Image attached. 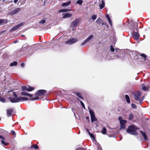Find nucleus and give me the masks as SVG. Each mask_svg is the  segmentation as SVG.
<instances>
[{"mask_svg":"<svg viewBox=\"0 0 150 150\" xmlns=\"http://www.w3.org/2000/svg\"><path fill=\"white\" fill-rule=\"evenodd\" d=\"M138 129L134 125H131L127 129V132L132 135H137V133L136 132L137 129Z\"/></svg>","mask_w":150,"mask_h":150,"instance_id":"1","label":"nucleus"},{"mask_svg":"<svg viewBox=\"0 0 150 150\" xmlns=\"http://www.w3.org/2000/svg\"><path fill=\"white\" fill-rule=\"evenodd\" d=\"M46 92V91L44 90H38L35 93L36 96L35 98L33 97L31 98V100H35L39 99V97L38 96L44 95Z\"/></svg>","mask_w":150,"mask_h":150,"instance_id":"2","label":"nucleus"},{"mask_svg":"<svg viewBox=\"0 0 150 150\" xmlns=\"http://www.w3.org/2000/svg\"><path fill=\"white\" fill-rule=\"evenodd\" d=\"M13 94L14 97H10L8 98L10 101L12 103H18L19 102V97H18L17 95L15 93V92H13Z\"/></svg>","mask_w":150,"mask_h":150,"instance_id":"3","label":"nucleus"},{"mask_svg":"<svg viewBox=\"0 0 150 150\" xmlns=\"http://www.w3.org/2000/svg\"><path fill=\"white\" fill-rule=\"evenodd\" d=\"M89 112L90 115L92 122L96 121L97 120V118L95 117L94 112L93 110L91 109H89Z\"/></svg>","mask_w":150,"mask_h":150,"instance_id":"4","label":"nucleus"},{"mask_svg":"<svg viewBox=\"0 0 150 150\" xmlns=\"http://www.w3.org/2000/svg\"><path fill=\"white\" fill-rule=\"evenodd\" d=\"M78 40V39L76 38H72L70 39L68 41H66L65 43L69 45H71L76 42Z\"/></svg>","mask_w":150,"mask_h":150,"instance_id":"5","label":"nucleus"},{"mask_svg":"<svg viewBox=\"0 0 150 150\" xmlns=\"http://www.w3.org/2000/svg\"><path fill=\"white\" fill-rule=\"evenodd\" d=\"M93 35H91L88 37L81 44V45L83 46L87 42L91 40L93 38Z\"/></svg>","mask_w":150,"mask_h":150,"instance_id":"6","label":"nucleus"},{"mask_svg":"<svg viewBox=\"0 0 150 150\" xmlns=\"http://www.w3.org/2000/svg\"><path fill=\"white\" fill-rule=\"evenodd\" d=\"M25 24L24 22H21L18 25L13 27L10 30V32L15 31L19 28L20 27L24 25Z\"/></svg>","mask_w":150,"mask_h":150,"instance_id":"7","label":"nucleus"},{"mask_svg":"<svg viewBox=\"0 0 150 150\" xmlns=\"http://www.w3.org/2000/svg\"><path fill=\"white\" fill-rule=\"evenodd\" d=\"M133 94L134 96L135 99L136 100H138L139 98L141 95V93L140 92L137 91L133 93Z\"/></svg>","mask_w":150,"mask_h":150,"instance_id":"8","label":"nucleus"},{"mask_svg":"<svg viewBox=\"0 0 150 150\" xmlns=\"http://www.w3.org/2000/svg\"><path fill=\"white\" fill-rule=\"evenodd\" d=\"M21 9L20 8H17L15 10H13L9 12V14L10 15H15L18 13L21 10Z\"/></svg>","mask_w":150,"mask_h":150,"instance_id":"9","label":"nucleus"},{"mask_svg":"<svg viewBox=\"0 0 150 150\" xmlns=\"http://www.w3.org/2000/svg\"><path fill=\"white\" fill-rule=\"evenodd\" d=\"M132 37L136 40H137L139 36V33L138 32H133L132 33Z\"/></svg>","mask_w":150,"mask_h":150,"instance_id":"10","label":"nucleus"},{"mask_svg":"<svg viewBox=\"0 0 150 150\" xmlns=\"http://www.w3.org/2000/svg\"><path fill=\"white\" fill-rule=\"evenodd\" d=\"M62 18H68L72 17V14L68 13H63L62 14Z\"/></svg>","mask_w":150,"mask_h":150,"instance_id":"11","label":"nucleus"},{"mask_svg":"<svg viewBox=\"0 0 150 150\" xmlns=\"http://www.w3.org/2000/svg\"><path fill=\"white\" fill-rule=\"evenodd\" d=\"M79 22V19H77L75 20L71 23V26L73 27H76L77 26V24Z\"/></svg>","mask_w":150,"mask_h":150,"instance_id":"12","label":"nucleus"},{"mask_svg":"<svg viewBox=\"0 0 150 150\" xmlns=\"http://www.w3.org/2000/svg\"><path fill=\"white\" fill-rule=\"evenodd\" d=\"M127 121L126 120H124L122 121L120 123V129H125V124L127 123Z\"/></svg>","mask_w":150,"mask_h":150,"instance_id":"13","label":"nucleus"},{"mask_svg":"<svg viewBox=\"0 0 150 150\" xmlns=\"http://www.w3.org/2000/svg\"><path fill=\"white\" fill-rule=\"evenodd\" d=\"M141 87L142 90L145 91H148L149 87V85H145L144 84L141 85Z\"/></svg>","mask_w":150,"mask_h":150,"instance_id":"14","label":"nucleus"},{"mask_svg":"<svg viewBox=\"0 0 150 150\" xmlns=\"http://www.w3.org/2000/svg\"><path fill=\"white\" fill-rule=\"evenodd\" d=\"M13 110L12 108L8 109L7 110V115L8 117L11 116V114L13 112Z\"/></svg>","mask_w":150,"mask_h":150,"instance_id":"15","label":"nucleus"},{"mask_svg":"<svg viewBox=\"0 0 150 150\" xmlns=\"http://www.w3.org/2000/svg\"><path fill=\"white\" fill-rule=\"evenodd\" d=\"M21 94L22 95L28 96L30 97H33V95L32 94H30L25 91H23L21 92Z\"/></svg>","mask_w":150,"mask_h":150,"instance_id":"16","label":"nucleus"},{"mask_svg":"<svg viewBox=\"0 0 150 150\" xmlns=\"http://www.w3.org/2000/svg\"><path fill=\"white\" fill-rule=\"evenodd\" d=\"M71 11V9H62L59 10L58 11L59 13L68 12Z\"/></svg>","mask_w":150,"mask_h":150,"instance_id":"17","label":"nucleus"},{"mask_svg":"<svg viewBox=\"0 0 150 150\" xmlns=\"http://www.w3.org/2000/svg\"><path fill=\"white\" fill-rule=\"evenodd\" d=\"M19 101H23L25 100H28V98L26 97H19Z\"/></svg>","mask_w":150,"mask_h":150,"instance_id":"18","label":"nucleus"},{"mask_svg":"<svg viewBox=\"0 0 150 150\" xmlns=\"http://www.w3.org/2000/svg\"><path fill=\"white\" fill-rule=\"evenodd\" d=\"M106 17L108 20V21L111 26H112V21L110 19V18L109 16L107 14L106 15Z\"/></svg>","mask_w":150,"mask_h":150,"instance_id":"19","label":"nucleus"},{"mask_svg":"<svg viewBox=\"0 0 150 150\" xmlns=\"http://www.w3.org/2000/svg\"><path fill=\"white\" fill-rule=\"evenodd\" d=\"M71 3V1H69L67 2L66 3H63L62 4V6H67L69 5V4Z\"/></svg>","mask_w":150,"mask_h":150,"instance_id":"20","label":"nucleus"},{"mask_svg":"<svg viewBox=\"0 0 150 150\" xmlns=\"http://www.w3.org/2000/svg\"><path fill=\"white\" fill-rule=\"evenodd\" d=\"M125 98L127 103H130V100L129 96L127 95H126L125 96Z\"/></svg>","mask_w":150,"mask_h":150,"instance_id":"21","label":"nucleus"},{"mask_svg":"<svg viewBox=\"0 0 150 150\" xmlns=\"http://www.w3.org/2000/svg\"><path fill=\"white\" fill-rule=\"evenodd\" d=\"M102 4H100L99 5L100 8V9L103 8L105 6V2L103 0L102 1Z\"/></svg>","mask_w":150,"mask_h":150,"instance_id":"22","label":"nucleus"},{"mask_svg":"<svg viewBox=\"0 0 150 150\" xmlns=\"http://www.w3.org/2000/svg\"><path fill=\"white\" fill-rule=\"evenodd\" d=\"M27 89V91L30 92L33 91L35 89V88L32 86H29Z\"/></svg>","mask_w":150,"mask_h":150,"instance_id":"23","label":"nucleus"},{"mask_svg":"<svg viewBox=\"0 0 150 150\" xmlns=\"http://www.w3.org/2000/svg\"><path fill=\"white\" fill-rule=\"evenodd\" d=\"M103 20L100 18H99L96 21V22L98 24H100L102 22Z\"/></svg>","mask_w":150,"mask_h":150,"instance_id":"24","label":"nucleus"},{"mask_svg":"<svg viewBox=\"0 0 150 150\" xmlns=\"http://www.w3.org/2000/svg\"><path fill=\"white\" fill-rule=\"evenodd\" d=\"M141 133L143 136L144 138V139L145 140H146L147 138V137L146 136V134L145 132H144L142 131H141Z\"/></svg>","mask_w":150,"mask_h":150,"instance_id":"25","label":"nucleus"},{"mask_svg":"<svg viewBox=\"0 0 150 150\" xmlns=\"http://www.w3.org/2000/svg\"><path fill=\"white\" fill-rule=\"evenodd\" d=\"M17 62H16L14 61L13 62L11 63L10 65L12 67L14 66H16L17 65Z\"/></svg>","mask_w":150,"mask_h":150,"instance_id":"26","label":"nucleus"},{"mask_svg":"<svg viewBox=\"0 0 150 150\" xmlns=\"http://www.w3.org/2000/svg\"><path fill=\"white\" fill-rule=\"evenodd\" d=\"M140 56L144 58V60L145 61L146 57V55L144 54H140Z\"/></svg>","mask_w":150,"mask_h":150,"instance_id":"27","label":"nucleus"},{"mask_svg":"<svg viewBox=\"0 0 150 150\" xmlns=\"http://www.w3.org/2000/svg\"><path fill=\"white\" fill-rule=\"evenodd\" d=\"M106 129L105 127H103V129L101 130V132L103 134H106Z\"/></svg>","mask_w":150,"mask_h":150,"instance_id":"28","label":"nucleus"},{"mask_svg":"<svg viewBox=\"0 0 150 150\" xmlns=\"http://www.w3.org/2000/svg\"><path fill=\"white\" fill-rule=\"evenodd\" d=\"M76 95L78 97H79V98H80L81 99H83V97L82 96H81V94L80 93H76Z\"/></svg>","mask_w":150,"mask_h":150,"instance_id":"29","label":"nucleus"},{"mask_svg":"<svg viewBox=\"0 0 150 150\" xmlns=\"http://www.w3.org/2000/svg\"><path fill=\"white\" fill-rule=\"evenodd\" d=\"M83 2V1L82 0H78L76 1V3L79 5H81Z\"/></svg>","mask_w":150,"mask_h":150,"instance_id":"30","label":"nucleus"},{"mask_svg":"<svg viewBox=\"0 0 150 150\" xmlns=\"http://www.w3.org/2000/svg\"><path fill=\"white\" fill-rule=\"evenodd\" d=\"M133 117H134V116H133V114L132 113H130L129 115V120H131L133 118Z\"/></svg>","mask_w":150,"mask_h":150,"instance_id":"31","label":"nucleus"},{"mask_svg":"<svg viewBox=\"0 0 150 150\" xmlns=\"http://www.w3.org/2000/svg\"><path fill=\"white\" fill-rule=\"evenodd\" d=\"M28 87L25 86H22V90L24 91L26 90L27 91Z\"/></svg>","mask_w":150,"mask_h":150,"instance_id":"32","label":"nucleus"},{"mask_svg":"<svg viewBox=\"0 0 150 150\" xmlns=\"http://www.w3.org/2000/svg\"><path fill=\"white\" fill-rule=\"evenodd\" d=\"M97 18V16L95 15H92L91 17V18L92 20H95L96 18Z\"/></svg>","mask_w":150,"mask_h":150,"instance_id":"33","label":"nucleus"},{"mask_svg":"<svg viewBox=\"0 0 150 150\" xmlns=\"http://www.w3.org/2000/svg\"><path fill=\"white\" fill-rule=\"evenodd\" d=\"M31 147L32 148H33L35 149H38V145H33L31 146Z\"/></svg>","mask_w":150,"mask_h":150,"instance_id":"34","label":"nucleus"},{"mask_svg":"<svg viewBox=\"0 0 150 150\" xmlns=\"http://www.w3.org/2000/svg\"><path fill=\"white\" fill-rule=\"evenodd\" d=\"M46 22V21L45 20L43 19L41 20L39 22V23L40 24H44Z\"/></svg>","mask_w":150,"mask_h":150,"instance_id":"35","label":"nucleus"},{"mask_svg":"<svg viewBox=\"0 0 150 150\" xmlns=\"http://www.w3.org/2000/svg\"><path fill=\"white\" fill-rule=\"evenodd\" d=\"M4 140H2L1 141V142L2 144H4V145L6 146L8 144V143H6L4 141Z\"/></svg>","mask_w":150,"mask_h":150,"instance_id":"36","label":"nucleus"},{"mask_svg":"<svg viewBox=\"0 0 150 150\" xmlns=\"http://www.w3.org/2000/svg\"><path fill=\"white\" fill-rule=\"evenodd\" d=\"M118 119L120 121V122H121L122 121L125 120H122V117L121 116H120L118 117Z\"/></svg>","mask_w":150,"mask_h":150,"instance_id":"37","label":"nucleus"},{"mask_svg":"<svg viewBox=\"0 0 150 150\" xmlns=\"http://www.w3.org/2000/svg\"><path fill=\"white\" fill-rule=\"evenodd\" d=\"M132 107L133 108H137V106L135 105L133 103H132L131 105Z\"/></svg>","mask_w":150,"mask_h":150,"instance_id":"38","label":"nucleus"},{"mask_svg":"<svg viewBox=\"0 0 150 150\" xmlns=\"http://www.w3.org/2000/svg\"><path fill=\"white\" fill-rule=\"evenodd\" d=\"M110 50L112 52H113L115 51V49L112 45H111L110 47Z\"/></svg>","mask_w":150,"mask_h":150,"instance_id":"39","label":"nucleus"},{"mask_svg":"<svg viewBox=\"0 0 150 150\" xmlns=\"http://www.w3.org/2000/svg\"><path fill=\"white\" fill-rule=\"evenodd\" d=\"M11 133L13 135H14L15 137L16 136V133L15 132V131L13 130H12L11 132Z\"/></svg>","mask_w":150,"mask_h":150,"instance_id":"40","label":"nucleus"},{"mask_svg":"<svg viewBox=\"0 0 150 150\" xmlns=\"http://www.w3.org/2000/svg\"><path fill=\"white\" fill-rule=\"evenodd\" d=\"M89 135L91 138H92L93 139L94 138V136L93 134H91V133H89Z\"/></svg>","mask_w":150,"mask_h":150,"instance_id":"41","label":"nucleus"},{"mask_svg":"<svg viewBox=\"0 0 150 150\" xmlns=\"http://www.w3.org/2000/svg\"><path fill=\"white\" fill-rule=\"evenodd\" d=\"M80 103L81 104V105L84 108H85V105L83 103L82 101H80Z\"/></svg>","mask_w":150,"mask_h":150,"instance_id":"42","label":"nucleus"},{"mask_svg":"<svg viewBox=\"0 0 150 150\" xmlns=\"http://www.w3.org/2000/svg\"><path fill=\"white\" fill-rule=\"evenodd\" d=\"M4 21V20L3 19H0V25L1 24L3 23Z\"/></svg>","mask_w":150,"mask_h":150,"instance_id":"43","label":"nucleus"},{"mask_svg":"<svg viewBox=\"0 0 150 150\" xmlns=\"http://www.w3.org/2000/svg\"><path fill=\"white\" fill-rule=\"evenodd\" d=\"M101 24L103 25H107L106 23L105 22H104L103 21V20L102 21V22L101 23Z\"/></svg>","mask_w":150,"mask_h":150,"instance_id":"44","label":"nucleus"},{"mask_svg":"<svg viewBox=\"0 0 150 150\" xmlns=\"http://www.w3.org/2000/svg\"><path fill=\"white\" fill-rule=\"evenodd\" d=\"M143 100V99H140L139 100V104H141V103L142 101Z\"/></svg>","mask_w":150,"mask_h":150,"instance_id":"45","label":"nucleus"},{"mask_svg":"<svg viewBox=\"0 0 150 150\" xmlns=\"http://www.w3.org/2000/svg\"><path fill=\"white\" fill-rule=\"evenodd\" d=\"M77 150H85V149L82 148H78Z\"/></svg>","mask_w":150,"mask_h":150,"instance_id":"46","label":"nucleus"},{"mask_svg":"<svg viewBox=\"0 0 150 150\" xmlns=\"http://www.w3.org/2000/svg\"><path fill=\"white\" fill-rule=\"evenodd\" d=\"M24 65H25V64L24 63H23L21 64V67H24Z\"/></svg>","mask_w":150,"mask_h":150,"instance_id":"47","label":"nucleus"},{"mask_svg":"<svg viewBox=\"0 0 150 150\" xmlns=\"http://www.w3.org/2000/svg\"><path fill=\"white\" fill-rule=\"evenodd\" d=\"M86 131L87 132L88 134H89V133H90V132L89 131V130L88 129H86Z\"/></svg>","mask_w":150,"mask_h":150,"instance_id":"48","label":"nucleus"},{"mask_svg":"<svg viewBox=\"0 0 150 150\" xmlns=\"http://www.w3.org/2000/svg\"><path fill=\"white\" fill-rule=\"evenodd\" d=\"M0 138L1 139H2L3 140H5V139L4 137H3L2 136L0 135Z\"/></svg>","mask_w":150,"mask_h":150,"instance_id":"49","label":"nucleus"},{"mask_svg":"<svg viewBox=\"0 0 150 150\" xmlns=\"http://www.w3.org/2000/svg\"><path fill=\"white\" fill-rule=\"evenodd\" d=\"M18 0H14V3L16 4V3L18 1Z\"/></svg>","mask_w":150,"mask_h":150,"instance_id":"50","label":"nucleus"},{"mask_svg":"<svg viewBox=\"0 0 150 150\" xmlns=\"http://www.w3.org/2000/svg\"><path fill=\"white\" fill-rule=\"evenodd\" d=\"M11 10V9L9 8H8V10L9 11H10Z\"/></svg>","mask_w":150,"mask_h":150,"instance_id":"51","label":"nucleus"},{"mask_svg":"<svg viewBox=\"0 0 150 150\" xmlns=\"http://www.w3.org/2000/svg\"><path fill=\"white\" fill-rule=\"evenodd\" d=\"M17 41H15L14 42V43H16L17 42Z\"/></svg>","mask_w":150,"mask_h":150,"instance_id":"52","label":"nucleus"},{"mask_svg":"<svg viewBox=\"0 0 150 150\" xmlns=\"http://www.w3.org/2000/svg\"><path fill=\"white\" fill-rule=\"evenodd\" d=\"M138 23H136L135 25H138Z\"/></svg>","mask_w":150,"mask_h":150,"instance_id":"53","label":"nucleus"},{"mask_svg":"<svg viewBox=\"0 0 150 150\" xmlns=\"http://www.w3.org/2000/svg\"><path fill=\"white\" fill-rule=\"evenodd\" d=\"M117 58H119V56L118 55H117Z\"/></svg>","mask_w":150,"mask_h":150,"instance_id":"54","label":"nucleus"},{"mask_svg":"<svg viewBox=\"0 0 150 150\" xmlns=\"http://www.w3.org/2000/svg\"><path fill=\"white\" fill-rule=\"evenodd\" d=\"M24 45H23V48H24V47H24Z\"/></svg>","mask_w":150,"mask_h":150,"instance_id":"55","label":"nucleus"},{"mask_svg":"<svg viewBox=\"0 0 150 150\" xmlns=\"http://www.w3.org/2000/svg\"><path fill=\"white\" fill-rule=\"evenodd\" d=\"M87 117V119H88V117Z\"/></svg>","mask_w":150,"mask_h":150,"instance_id":"56","label":"nucleus"},{"mask_svg":"<svg viewBox=\"0 0 150 150\" xmlns=\"http://www.w3.org/2000/svg\"><path fill=\"white\" fill-rule=\"evenodd\" d=\"M87 117V119H88V117Z\"/></svg>","mask_w":150,"mask_h":150,"instance_id":"57","label":"nucleus"},{"mask_svg":"<svg viewBox=\"0 0 150 150\" xmlns=\"http://www.w3.org/2000/svg\"><path fill=\"white\" fill-rule=\"evenodd\" d=\"M22 36L24 37V35H22Z\"/></svg>","mask_w":150,"mask_h":150,"instance_id":"58","label":"nucleus"},{"mask_svg":"<svg viewBox=\"0 0 150 150\" xmlns=\"http://www.w3.org/2000/svg\"><path fill=\"white\" fill-rule=\"evenodd\" d=\"M74 115H75L76 116V115H75V113H74Z\"/></svg>","mask_w":150,"mask_h":150,"instance_id":"59","label":"nucleus"}]
</instances>
